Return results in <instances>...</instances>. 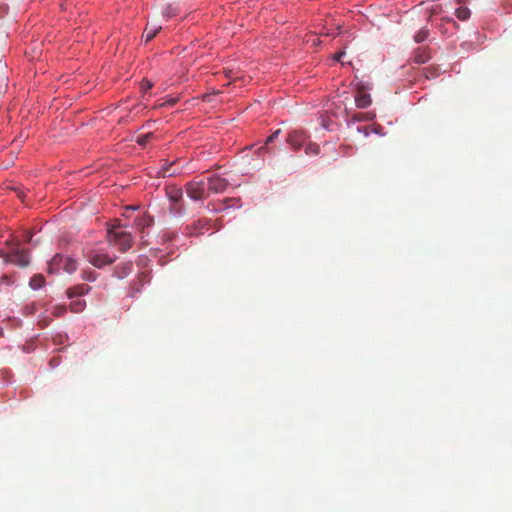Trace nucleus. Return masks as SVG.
<instances>
[{"mask_svg": "<svg viewBox=\"0 0 512 512\" xmlns=\"http://www.w3.org/2000/svg\"><path fill=\"white\" fill-rule=\"evenodd\" d=\"M107 239L109 244L118 248L120 252H126L132 247V235L125 231H114L113 228H108Z\"/></svg>", "mask_w": 512, "mask_h": 512, "instance_id": "nucleus-1", "label": "nucleus"}, {"mask_svg": "<svg viewBox=\"0 0 512 512\" xmlns=\"http://www.w3.org/2000/svg\"><path fill=\"white\" fill-rule=\"evenodd\" d=\"M63 270L69 274L73 273L77 269V262L70 258L60 254H56L49 263L48 270L50 273H56Z\"/></svg>", "mask_w": 512, "mask_h": 512, "instance_id": "nucleus-2", "label": "nucleus"}, {"mask_svg": "<svg viewBox=\"0 0 512 512\" xmlns=\"http://www.w3.org/2000/svg\"><path fill=\"white\" fill-rule=\"evenodd\" d=\"M1 257L7 263H13L19 267H26L29 264L28 251L19 247L18 244L13 245L9 253H1Z\"/></svg>", "mask_w": 512, "mask_h": 512, "instance_id": "nucleus-3", "label": "nucleus"}, {"mask_svg": "<svg viewBox=\"0 0 512 512\" xmlns=\"http://www.w3.org/2000/svg\"><path fill=\"white\" fill-rule=\"evenodd\" d=\"M307 139L308 135L306 132L302 130H293L288 133L286 141L294 150L297 151L303 147Z\"/></svg>", "mask_w": 512, "mask_h": 512, "instance_id": "nucleus-4", "label": "nucleus"}, {"mask_svg": "<svg viewBox=\"0 0 512 512\" xmlns=\"http://www.w3.org/2000/svg\"><path fill=\"white\" fill-rule=\"evenodd\" d=\"M187 195L193 200H200L205 195L204 181H190L185 186Z\"/></svg>", "mask_w": 512, "mask_h": 512, "instance_id": "nucleus-5", "label": "nucleus"}, {"mask_svg": "<svg viewBox=\"0 0 512 512\" xmlns=\"http://www.w3.org/2000/svg\"><path fill=\"white\" fill-rule=\"evenodd\" d=\"M87 259L89 263L97 268H102L105 265L112 264L116 257H111L107 254H102L98 252L91 251L87 254Z\"/></svg>", "mask_w": 512, "mask_h": 512, "instance_id": "nucleus-6", "label": "nucleus"}, {"mask_svg": "<svg viewBox=\"0 0 512 512\" xmlns=\"http://www.w3.org/2000/svg\"><path fill=\"white\" fill-rule=\"evenodd\" d=\"M181 172V169L176 167V161L168 162L167 160H162L161 167L159 171L157 172V175L159 177H172L176 176Z\"/></svg>", "mask_w": 512, "mask_h": 512, "instance_id": "nucleus-7", "label": "nucleus"}, {"mask_svg": "<svg viewBox=\"0 0 512 512\" xmlns=\"http://www.w3.org/2000/svg\"><path fill=\"white\" fill-rule=\"evenodd\" d=\"M228 181L219 176H213L208 179V189L214 193H222L228 187Z\"/></svg>", "mask_w": 512, "mask_h": 512, "instance_id": "nucleus-8", "label": "nucleus"}, {"mask_svg": "<svg viewBox=\"0 0 512 512\" xmlns=\"http://www.w3.org/2000/svg\"><path fill=\"white\" fill-rule=\"evenodd\" d=\"M153 223V218L147 213H143L142 215L138 216L134 221L135 227L141 233H143L146 228L151 227Z\"/></svg>", "mask_w": 512, "mask_h": 512, "instance_id": "nucleus-9", "label": "nucleus"}, {"mask_svg": "<svg viewBox=\"0 0 512 512\" xmlns=\"http://www.w3.org/2000/svg\"><path fill=\"white\" fill-rule=\"evenodd\" d=\"M166 195L173 204H177L183 197V191L180 187L168 186L166 188Z\"/></svg>", "mask_w": 512, "mask_h": 512, "instance_id": "nucleus-10", "label": "nucleus"}, {"mask_svg": "<svg viewBox=\"0 0 512 512\" xmlns=\"http://www.w3.org/2000/svg\"><path fill=\"white\" fill-rule=\"evenodd\" d=\"M355 103L358 108H366L371 104V97L363 89H358L355 95Z\"/></svg>", "mask_w": 512, "mask_h": 512, "instance_id": "nucleus-11", "label": "nucleus"}, {"mask_svg": "<svg viewBox=\"0 0 512 512\" xmlns=\"http://www.w3.org/2000/svg\"><path fill=\"white\" fill-rule=\"evenodd\" d=\"M89 290H90V287L88 285L79 284V285L69 288L67 290V296L69 298L82 296V295L87 294L89 292Z\"/></svg>", "mask_w": 512, "mask_h": 512, "instance_id": "nucleus-12", "label": "nucleus"}, {"mask_svg": "<svg viewBox=\"0 0 512 512\" xmlns=\"http://www.w3.org/2000/svg\"><path fill=\"white\" fill-rule=\"evenodd\" d=\"M162 29L161 26H151V25H147L145 30H144V33H143V38L145 40V42H150L157 34L158 32Z\"/></svg>", "mask_w": 512, "mask_h": 512, "instance_id": "nucleus-13", "label": "nucleus"}, {"mask_svg": "<svg viewBox=\"0 0 512 512\" xmlns=\"http://www.w3.org/2000/svg\"><path fill=\"white\" fill-rule=\"evenodd\" d=\"M45 284V278L42 275H34L29 282V285L32 289H40Z\"/></svg>", "mask_w": 512, "mask_h": 512, "instance_id": "nucleus-14", "label": "nucleus"}, {"mask_svg": "<svg viewBox=\"0 0 512 512\" xmlns=\"http://www.w3.org/2000/svg\"><path fill=\"white\" fill-rule=\"evenodd\" d=\"M86 306V302L84 300H80V299H77V300H74L70 303V310L74 313H79V312H82L84 310Z\"/></svg>", "mask_w": 512, "mask_h": 512, "instance_id": "nucleus-15", "label": "nucleus"}, {"mask_svg": "<svg viewBox=\"0 0 512 512\" xmlns=\"http://www.w3.org/2000/svg\"><path fill=\"white\" fill-rule=\"evenodd\" d=\"M470 14L471 12L467 7H459L455 11L456 17L461 21L467 20L470 17Z\"/></svg>", "mask_w": 512, "mask_h": 512, "instance_id": "nucleus-16", "label": "nucleus"}, {"mask_svg": "<svg viewBox=\"0 0 512 512\" xmlns=\"http://www.w3.org/2000/svg\"><path fill=\"white\" fill-rule=\"evenodd\" d=\"M430 56L423 50H417L414 54V61L417 63H426L429 60Z\"/></svg>", "mask_w": 512, "mask_h": 512, "instance_id": "nucleus-17", "label": "nucleus"}, {"mask_svg": "<svg viewBox=\"0 0 512 512\" xmlns=\"http://www.w3.org/2000/svg\"><path fill=\"white\" fill-rule=\"evenodd\" d=\"M429 36V30L427 28H421L414 36V40L417 43L425 41Z\"/></svg>", "mask_w": 512, "mask_h": 512, "instance_id": "nucleus-18", "label": "nucleus"}, {"mask_svg": "<svg viewBox=\"0 0 512 512\" xmlns=\"http://www.w3.org/2000/svg\"><path fill=\"white\" fill-rule=\"evenodd\" d=\"M154 137V134L152 132H149V133H146V134H142V135H139L137 138H136V142L140 145V146H145L147 143H149V141Z\"/></svg>", "mask_w": 512, "mask_h": 512, "instance_id": "nucleus-19", "label": "nucleus"}, {"mask_svg": "<svg viewBox=\"0 0 512 512\" xmlns=\"http://www.w3.org/2000/svg\"><path fill=\"white\" fill-rule=\"evenodd\" d=\"M374 114L372 113H363L359 112L353 115V119L355 121H371L374 118Z\"/></svg>", "mask_w": 512, "mask_h": 512, "instance_id": "nucleus-20", "label": "nucleus"}, {"mask_svg": "<svg viewBox=\"0 0 512 512\" xmlns=\"http://www.w3.org/2000/svg\"><path fill=\"white\" fill-rule=\"evenodd\" d=\"M305 152L308 155H316L319 153V146L316 143H308L305 147Z\"/></svg>", "mask_w": 512, "mask_h": 512, "instance_id": "nucleus-21", "label": "nucleus"}, {"mask_svg": "<svg viewBox=\"0 0 512 512\" xmlns=\"http://www.w3.org/2000/svg\"><path fill=\"white\" fill-rule=\"evenodd\" d=\"M67 311V308L66 306L64 305H58V306H55L54 309H53V315L56 316V317H60V316H63Z\"/></svg>", "mask_w": 512, "mask_h": 512, "instance_id": "nucleus-22", "label": "nucleus"}, {"mask_svg": "<svg viewBox=\"0 0 512 512\" xmlns=\"http://www.w3.org/2000/svg\"><path fill=\"white\" fill-rule=\"evenodd\" d=\"M280 133H281V130H280V129H278V130L274 131V132H273V133H272V134H271V135L266 139L265 144L267 145V144L272 143L276 138H278V136L280 135Z\"/></svg>", "mask_w": 512, "mask_h": 512, "instance_id": "nucleus-23", "label": "nucleus"}, {"mask_svg": "<svg viewBox=\"0 0 512 512\" xmlns=\"http://www.w3.org/2000/svg\"><path fill=\"white\" fill-rule=\"evenodd\" d=\"M153 87V84L149 81V80H143L141 82V89L144 91V92H147L148 90H150L151 88Z\"/></svg>", "mask_w": 512, "mask_h": 512, "instance_id": "nucleus-24", "label": "nucleus"}, {"mask_svg": "<svg viewBox=\"0 0 512 512\" xmlns=\"http://www.w3.org/2000/svg\"><path fill=\"white\" fill-rule=\"evenodd\" d=\"M83 279L87 281H94L96 279V274L93 271L85 272L83 274Z\"/></svg>", "mask_w": 512, "mask_h": 512, "instance_id": "nucleus-25", "label": "nucleus"}, {"mask_svg": "<svg viewBox=\"0 0 512 512\" xmlns=\"http://www.w3.org/2000/svg\"><path fill=\"white\" fill-rule=\"evenodd\" d=\"M124 227H126V226H125V225H122V224L120 223V220H115V221H114V224H112L109 228H113V229H114V231H117V229H119V228H124Z\"/></svg>", "mask_w": 512, "mask_h": 512, "instance_id": "nucleus-26", "label": "nucleus"}, {"mask_svg": "<svg viewBox=\"0 0 512 512\" xmlns=\"http://www.w3.org/2000/svg\"><path fill=\"white\" fill-rule=\"evenodd\" d=\"M344 54H345L344 52L336 53V54L334 55V59H335L336 61H340V60H341V58L344 56Z\"/></svg>", "mask_w": 512, "mask_h": 512, "instance_id": "nucleus-27", "label": "nucleus"}, {"mask_svg": "<svg viewBox=\"0 0 512 512\" xmlns=\"http://www.w3.org/2000/svg\"><path fill=\"white\" fill-rule=\"evenodd\" d=\"M264 151H267V147L266 146H262L261 148H259V152H264Z\"/></svg>", "mask_w": 512, "mask_h": 512, "instance_id": "nucleus-28", "label": "nucleus"}, {"mask_svg": "<svg viewBox=\"0 0 512 512\" xmlns=\"http://www.w3.org/2000/svg\"><path fill=\"white\" fill-rule=\"evenodd\" d=\"M26 240H27V241H31V240H32V235H31V234H29V233H27Z\"/></svg>", "mask_w": 512, "mask_h": 512, "instance_id": "nucleus-29", "label": "nucleus"}, {"mask_svg": "<svg viewBox=\"0 0 512 512\" xmlns=\"http://www.w3.org/2000/svg\"><path fill=\"white\" fill-rule=\"evenodd\" d=\"M464 2H465V0H457V3H458V4H462V3H464Z\"/></svg>", "mask_w": 512, "mask_h": 512, "instance_id": "nucleus-30", "label": "nucleus"}, {"mask_svg": "<svg viewBox=\"0 0 512 512\" xmlns=\"http://www.w3.org/2000/svg\"><path fill=\"white\" fill-rule=\"evenodd\" d=\"M134 207H127V210H134Z\"/></svg>", "mask_w": 512, "mask_h": 512, "instance_id": "nucleus-31", "label": "nucleus"}]
</instances>
